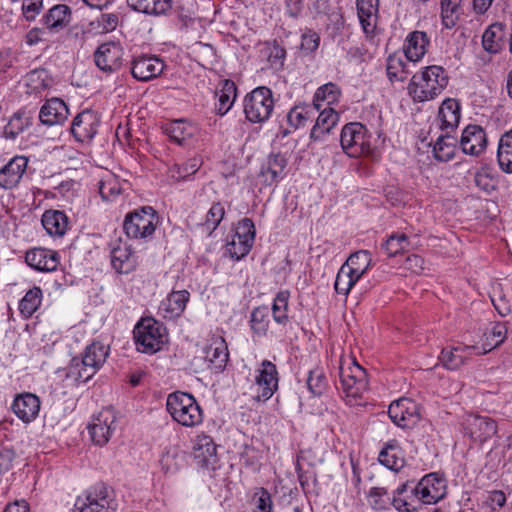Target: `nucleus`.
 Here are the masks:
<instances>
[{"mask_svg": "<svg viewBox=\"0 0 512 512\" xmlns=\"http://www.w3.org/2000/svg\"><path fill=\"white\" fill-rule=\"evenodd\" d=\"M448 82L446 70L442 66L431 65L412 76L407 90L415 102H425L439 96Z\"/></svg>", "mask_w": 512, "mask_h": 512, "instance_id": "nucleus-1", "label": "nucleus"}, {"mask_svg": "<svg viewBox=\"0 0 512 512\" xmlns=\"http://www.w3.org/2000/svg\"><path fill=\"white\" fill-rule=\"evenodd\" d=\"M108 349L100 342H92L84 351L83 356L74 357L70 361L66 377L77 383L90 380L106 361Z\"/></svg>", "mask_w": 512, "mask_h": 512, "instance_id": "nucleus-2", "label": "nucleus"}, {"mask_svg": "<svg viewBox=\"0 0 512 512\" xmlns=\"http://www.w3.org/2000/svg\"><path fill=\"white\" fill-rule=\"evenodd\" d=\"M339 377L344 400L350 406L359 405L363 394L368 389L366 370L355 359L342 360L339 367Z\"/></svg>", "mask_w": 512, "mask_h": 512, "instance_id": "nucleus-3", "label": "nucleus"}, {"mask_svg": "<svg viewBox=\"0 0 512 512\" xmlns=\"http://www.w3.org/2000/svg\"><path fill=\"white\" fill-rule=\"evenodd\" d=\"M136 348L145 354H155L168 342V332L163 323L152 317L141 318L133 330Z\"/></svg>", "mask_w": 512, "mask_h": 512, "instance_id": "nucleus-4", "label": "nucleus"}, {"mask_svg": "<svg viewBox=\"0 0 512 512\" xmlns=\"http://www.w3.org/2000/svg\"><path fill=\"white\" fill-rule=\"evenodd\" d=\"M166 408L172 419L185 427H195L203 421V411L193 395L176 391L168 395Z\"/></svg>", "mask_w": 512, "mask_h": 512, "instance_id": "nucleus-5", "label": "nucleus"}, {"mask_svg": "<svg viewBox=\"0 0 512 512\" xmlns=\"http://www.w3.org/2000/svg\"><path fill=\"white\" fill-rule=\"evenodd\" d=\"M369 130L359 122L344 125L341 130L340 144L343 151L353 158L361 156H374L375 145Z\"/></svg>", "mask_w": 512, "mask_h": 512, "instance_id": "nucleus-6", "label": "nucleus"}, {"mask_svg": "<svg viewBox=\"0 0 512 512\" xmlns=\"http://www.w3.org/2000/svg\"><path fill=\"white\" fill-rule=\"evenodd\" d=\"M76 512H116L117 502L104 483H97L76 499Z\"/></svg>", "mask_w": 512, "mask_h": 512, "instance_id": "nucleus-7", "label": "nucleus"}, {"mask_svg": "<svg viewBox=\"0 0 512 512\" xmlns=\"http://www.w3.org/2000/svg\"><path fill=\"white\" fill-rule=\"evenodd\" d=\"M159 223V216L151 206H143L125 216L123 229L132 239L151 237Z\"/></svg>", "mask_w": 512, "mask_h": 512, "instance_id": "nucleus-8", "label": "nucleus"}, {"mask_svg": "<svg viewBox=\"0 0 512 512\" xmlns=\"http://www.w3.org/2000/svg\"><path fill=\"white\" fill-rule=\"evenodd\" d=\"M274 108L272 91L265 87H257L245 96L244 113L252 123H262L269 119Z\"/></svg>", "mask_w": 512, "mask_h": 512, "instance_id": "nucleus-9", "label": "nucleus"}, {"mask_svg": "<svg viewBox=\"0 0 512 512\" xmlns=\"http://www.w3.org/2000/svg\"><path fill=\"white\" fill-rule=\"evenodd\" d=\"M462 426L465 435L479 444L492 439L498 431L497 423L494 419L474 413L466 414L463 417Z\"/></svg>", "mask_w": 512, "mask_h": 512, "instance_id": "nucleus-10", "label": "nucleus"}, {"mask_svg": "<svg viewBox=\"0 0 512 512\" xmlns=\"http://www.w3.org/2000/svg\"><path fill=\"white\" fill-rule=\"evenodd\" d=\"M278 381L279 378L276 365L269 360H263L255 377L254 398L257 401H266L270 399L278 389Z\"/></svg>", "mask_w": 512, "mask_h": 512, "instance_id": "nucleus-11", "label": "nucleus"}, {"mask_svg": "<svg viewBox=\"0 0 512 512\" xmlns=\"http://www.w3.org/2000/svg\"><path fill=\"white\" fill-rule=\"evenodd\" d=\"M415 491L420 493V503L432 505L442 500L447 493V485L443 476L438 473H429L417 483Z\"/></svg>", "mask_w": 512, "mask_h": 512, "instance_id": "nucleus-12", "label": "nucleus"}, {"mask_svg": "<svg viewBox=\"0 0 512 512\" xmlns=\"http://www.w3.org/2000/svg\"><path fill=\"white\" fill-rule=\"evenodd\" d=\"M388 414L398 427L410 429L420 420L418 405L409 398H401L390 404Z\"/></svg>", "mask_w": 512, "mask_h": 512, "instance_id": "nucleus-13", "label": "nucleus"}, {"mask_svg": "<svg viewBox=\"0 0 512 512\" xmlns=\"http://www.w3.org/2000/svg\"><path fill=\"white\" fill-rule=\"evenodd\" d=\"M100 118L92 110L78 113L71 124L70 131L77 142L89 143L98 132Z\"/></svg>", "mask_w": 512, "mask_h": 512, "instance_id": "nucleus-14", "label": "nucleus"}, {"mask_svg": "<svg viewBox=\"0 0 512 512\" xmlns=\"http://www.w3.org/2000/svg\"><path fill=\"white\" fill-rule=\"evenodd\" d=\"M123 49L114 42L101 44L94 53V61L99 69L104 72H115L122 66Z\"/></svg>", "mask_w": 512, "mask_h": 512, "instance_id": "nucleus-15", "label": "nucleus"}, {"mask_svg": "<svg viewBox=\"0 0 512 512\" xmlns=\"http://www.w3.org/2000/svg\"><path fill=\"white\" fill-rule=\"evenodd\" d=\"M459 146L464 154L478 157L487 147L485 130L476 124L466 126L462 131Z\"/></svg>", "mask_w": 512, "mask_h": 512, "instance_id": "nucleus-16", "label": "nucleus"}, {"mask_svg": "<svg viewBox=\"0 0 512 512\" xmlns=\"http://www.w3.org/2000/svg\"><path fill=\"white\" fill-rule=\"evenodd\" d=\"M164 62L154 55H140L131 62V74L138 81L157 78L164 70Z\"/></svg>", "mask_w": 512, "mask_h": 512, "instance_id": "nucleus-17", "label": "nucleus"}, {"mask_svg": "<svg viewBox=\"0 0 512 512\" xmlns=\"http://www.w3.org/2000/svg\"><path fill=\"white\" fill-rule=\"evenodd\" d=\"M413 480H407L393 492L391 504L399 512H417V503H420V493Z\"/></svg>", "mask_w": 512, "mask_h": 512, "instance_id": "nucleus-18", "label": "nucleus"}, {"mask_svg": "<svg viewBox=\"0 0 512 512\" xmlns=\"http://www.w3.org/2000/svg\"><path fill=\"white\" fill-rule=\"evenodd\" d=\"M114 424L115 416L109 410L94 416L87 427L92 441L99 446L105 445L115 429Z\"/></svg>", "mask_w": 512, "mask_h": 512, "instance_id": "nucleus-19", "label": "nucleus"}, {"mask_svg": "<svg viewBox=\"0 0 512 512\" xmlns=\"http://www.w3.org/2000/svg\"><path fill=\"white\" fill-rule=\"evenodd\" d=\"M25 261L37 271L53 272L60 264V257L57 251L39 247L28 250L25 254Z\"/></svg>", "mask_w": 512, "mask_h": 512, "instance_id": "nucleus-20", "label": "nucleus"}, {"mask_svg": "<svg viewBox=\"0 0 512 512\" xmlns=\"http://www.w3.org/2000/svg\"><path fill=\"white\" fill-rule=\"evenodd\" d=\"M28 161V158L22 155H16L11 158L0 169V187L3 189L16 187L27 169Z\"/></svg>", "mask_w": 512, "mask_h": 512, "instance_id": "nucleus-21", "label": "nucleus"}, {"mask_svg": "<svg viewBox=\"0 0 512 512\" xmlns=\"http://www.w3.org/2000/svg\"><path fill=\"white\" fill-rule=\"evenodd\" d=\"M204 359L208 368L215 372L222 371L228 361L229 353L227 344L222 337H213L203 349Z\"/></svg>", "mask_w": 512, "mask_h": 512, "instance_id": "nucleus-22", "label": "nucleus"}, {"mask_svg": "<svg viewBox=\"0 0 512 512\" xmlns=\"http://www.w3.org/2000/svg\"><path fill=\"white\" fill-rule=\"evenodd\" d=\"M69 116L66 103L59 98H52L45 102L39 112L41 123L47 126L63 124Z\"/></svg>", "mask_w": 512, "mask_h": 512, "instance_id": "nucleus-23", "label": "nucleus"}, {"mask_svg": "<svg viewBox=\"0 0 512 512\" xmlns=\"http://www.w3.org/2000/svg\"><path fill=\"white\" fill-rule=\"evenodd\" d=\"M12 410L23 422H31L39 413L40 400L32 393L17 395L13 401Z\"/></svg>", "mask_w": 512, "mask_h": 512, "instance_id": "nucleus-24", "label": "nucleus"}, {"mask_svg": "<svg viewBox=\"0 0 512 512\" xmlns=\"http://www.w3.org/2000/svg\"><path fill=\"white\" fill-rule=\"evenodd\" d=\"M190 294L187 290L172 291L159 306V313L166 319L179 317L185 310Z\"/></svg>", "mask_w": 512, "mask_h": 512, "instance_id": "nucleus-25", "label": "nucleus"}, {"mask_svg": "<svg viewBox=\"0 0 512 512\" xmlns=\"http://www.w3.org/2000/svg\"><path fill=\"white\" fill-rule=\"evenodd\" d=\"M460 105L454 99H446L438 110L437 120L442 132H453L460 121Z\"/></svg>", "mask_w": 512, "mask_h": 512, "instance_id": "nucleus-26", "label": "nucleus"}, {"mask_svg": "<svg viewBox=\"0 0 512 512\" xmlns=\"http://www.w3.org/2000/svg\"><path fill=\"white\" fill-rule=\"evenodd\" d=\"M430 40L423 31H413L406 37L404 53L409 61L417 62L426 53Z\"/></svg>", "mask_w": 512, "mask_h": 512, "instance_id": "nucleus-27", "label": "nucleus"}, {"mask_svg": "<svg viewBox=\"0 0 512 512\" xmlns=\"http://www.w3.org/2000/svg\"><path fill=\"white\" fill-rule=\"evenodd\" d=\"M71 9L65 4H57L48 10L43 16V24L53 32H58L69 25L71 21Z\"/></svg>", "mask_w": 512, "mask_h": 512, "instance_id": "nucleus-28", "label": "nucleus"}, {"mask_svg": "<svg viewBox=\"0 0 512 512\" xmlns=\"http://www.w3.org/2000/svg\"><path fill=\"white\" fill-rule=\"evenodd\" d=\"M111 264L119 273H129L137 265L136 257L127 244H119L111 250Z\"/></svg>", "mask_w": 512, "mask_h": 512, "instance_id": "nucleus-29", "label": "nucleus"}, {"mask_svg": "<svg viewBox=\"0 0 512 512\" xmlns=\"http://www.w3.org/2000/svg\"><path fill=\"white\" fill-rule=\"evenodd\" d=\"M475 349L474 346H457L443 349L439 359L447 369L456 370L466 363Z\"/></svg>", "mask_w": 512, "mask_h": 512, "instance_id": "nucleus-30", "label": "nucleus"}, {"mask_svg": "<svg viewBox=\"0 0 512 512\" xmlns=\"http://www.w3.org/2000/svg\"><path fill=\"white\" fill-rule=\"evenodd\" d=\"M217 446L212 437L204 433L198 434L194 440V457L202 464L209 465L215 462Z\"/></svg>", "mask_w": 512, "mask_h": 512, "instance_id": "nucleus-31", "label": "nucleus"}, {"mask_svg": "<svg viewBox=\"0 0 512 512\" xmlns=\"http://www.w3.org/2000/svg\"><path fill=\"white\" fill-rule=\"evenodd\" d=\"M287 166V159L284 155L277 153L268 157L267 163L261 169V175L267 185L277 183L284 176V170Z\"/></svg>", "mask_w": 512, "mask_h": 512, "instance_id": "nucleus-32", "label": "nucleus"}, {"mask_svg": "<svg viewBox=\"0 0 512 512\" xmlns=\"http://www.w3.org/2000/svg\"><path fill=\"white\" fill-rule=\"evenodd\" d=\"M378 0H357L359 21L365 33H373L377 22Z\"/></svg>", "mask_w": 512, "mask_h": 512, "instance_id": "nucleus-33", "label": "nucleus"}, {"mask_svg": "<svg viewBox=\"0 0 512 512\" xmlns=\"http://www.w3.org/2000/svg\"><path fill=\"white\" fill-rule=\"evenodd\" d=\"M42 225L51 236H63L68 227V218L63 211L47 210L42 215Z\"/></svg>", "mask_w": 512, "mask_h": 512, "instance_id": "nucleus-34", "label": "nucleus"}, {"mask_svg": "<svg viewBox=\"0 0 512 512\" xmlns=\"http://www.w3.org/2000/svg\"><path fill=\"white\" fill-rule=\"evenodd\" d=\"M379 462L393 471H399L405 463L403 452L396 440L385 445L379 453Z\"/></svg>", "mask_w": 512, "mask_h": 512, "instance_id": "nucleus-35", "label": "nucleus"}, {"mask_svg": "<svg viewBox=\"0 0 512 512\" xmlns=\"http://www.w3.org/2000/svg\"><path fill=\"white\" fill-rule=\"evenodd\" d=\"M237 94V88L232 80H223L220 83V89L216 91V97L218 102L215 105V111L217 114L223 116L232 107Z\"/></svg>", "mask_w": 512, "mask_h": 512, "instance_id": "nucleus-36", "label": "nucleus"}, {"mask_svg": "<svg viewBox=\"0 0 512 512\" xmlns=\"http://www.w3.org/2000/svg\"><path fill=\"white\" fill-rule=\"evenodd\" d=\"M457 143V139L451 135V132H442L433 146L435 159L442 162L451 160L455 155Z\"/></svg>", "mask_w": 512, "mask_h": 512, "instance_id": "nucleus-37", "label": "nucleus"}, {"mask_svg": "<svg viewBox=\"0 0 512 512\" xmlns=\"http://www.w3.org/2000/svg\"><path fill=\"white\" fill-rule=\"evenodd\" d=\"M505 27L502 23H494L488 27L482 37V44L490 53L499 52L505 44Z\"/></svg>", "mask_w": 512, "mask_h": 512, "instance_id": "nucleus-38", "label": "nucleus"}, {"mask_svg": "<svg viewBox=\"0 0 512 512\" xmlns=\"http://www.w3.org/2000/svg\"><path fill=\"white\" fill-rule=\"evenodd\" d=\"M338 113L333 108H325L319 114L314 127L311 130V138L320 139L337 124Z\"/></svg>", "mask_w": 512, "mask_h": 512, "instance_id": "nucleus-39", "label": "nucleus"}, {"mask_svg": "<svg viewBox=\"0 0 512 512\" xmlns=\"http://www.w3.org/2000/svg\"><path fill=\"white\" fill-rule=\"evenodd\" d=\"M361 278V270L352 271L348 265H342L339 269L334 288L338 294L348 295L352 287L356 284V282Z\"/></svg>", "mask_w": 512, "mask_h": 512, "instance_id": "nucleus-40", "label": "nucleus"}, {"mask_svg": "<svg viewBox=\"0 0 512 512\" xmlns=\"http://www.w3.org/2000/svg\"><path fill=\"white\" fill-rule=\"evenodd\" d=\"M128 5L135 11L160 15L171 9V0H127Z\"/></svg>", "mask_w": 512, "mask_h": 512, "instance_id": "nucleus-41", "label": "nucleus"}, {"mask_svg": "<svg viewBox=\"0 0 512 512\" xmlns=\"http://www.w3.org/2000/svg\"><path fill=\"white\" fill-rule=\"evenodd\" d=\"M31 125V117L25 111L14 113L7 125L4 127L3 136L6 139L14 140L26 128Z\"/></svg>", "mask_w": 512, "mask_h": 512, "instance_id": "nucleus-42", "label": "nucleus"}, {"mask_svg": "<svg viewBox=\"0 0 512 512\" xmlns=\"http://www.w3.org/2000/svg\"><path fill=\"white\" fill-rule=\"evenodd\" d=\"M497 158L501 169L504 172L512 173V129L501 136Z\"/></svg>", "mask_w": 512, "mask_h": 512, "instance_id": "nucleus-43", "label": "nucleus"}, {"mask_svg": "<svg viewBox=\"0 0 512 512\" xmlns=\"http://www.w3.org/2000/svg\"><path fill=\"white\" fill-rule=\"evenodd\" d=\"M42 302V290L40 287L34 286L26 292L24 297L19 302L20 314L28 319L39 308Z\"/></svg>", "mask_w": 512, "mask_h": 512, "instance_id": "nucleus-44", "label": "nucleus"}, {"mask_svg": "<svg viewBox=\"0 0 512 512\" xmlns=\"http://www.w3.org/2000/svg\"><path fill=\"white\" fill-rule=\"evenodd\" d=\"M463 0H441V18L445 28H453L459 19Z\"/></svg>", "mask_w": 512, "mask_h": 512, "instance_id": "nucleus-45", "label": "nucleus"}, {"mask_svg": "<svg viewBox=\"0 0 512 512\" xmlns=\"http://www.w3.org/2000/svg\"><path fill=\"white\" fill-rule=\"evenodd\" d=\"M341 91L334 83H327L319 87L314 95L313 104L317 109H320L323 102L328 105L338 102Z\"/></svg>", "mask_w": 512, "mask_h": 512, "instance_id": "nucleus-46", "label": "nucleus"}, {"mask_svg": "<svg viewBox=\"0 0 512 512\" xmlns=\"http://www.w3.org/2000/svg\"><path fill=\"white\" fill-rule=\"evenodd\" d=\"M52 85V78L45 69H36L27 74V87L31 93H40Z\"/></svg>", "mask_w": 512, "mask_h": 512, "instance_id": "nucleus-47", "label": "nucleus"}, {"mask_svg": "<svg viewBox=\"0 0 512 512\" xmlns=\"http://www.w3.org/2000/svg\"><path fill=\"white\" fill-rule=\"evenodd\" d=\"M290 293L283 290L277 293L272 305L273 319L279 324H286L288 321V301Z\"/></svg>", "mask_w": 512, "mask_h": 512, "instance_id": "nucleus-48", "label": "nucleus"}, {"mask_svg": "<svg viewBox=\"0 0 512 512\" xmlns=\"http://www.w3.org/2000/svg\"><path fill=\"white\" fill-rule=\"evenodd\" d=\"M269 312L267 307H257L251 313V329L258 336L266 335L269 328Z\"/></svg>", "mask_w": 512, "mask_h": 512, "instance_id": "nucleus-49", "label": "nucleus"}, {"mask_svg": "<svg viewBox=\"0 0 512 512\" xmlns=\"http://www.w3.org/2000/svg\"><path fill=\"white\" fill-rule=\"evenodd\" d=\"M507 337V327L505 323L498 322L495 323L491 330L486 334L487 346L488 348H483L482 351L477 352V354H486L488 351L498 347L501 345Z\"/></svg>", "mask_w": 512, "mask_h": 512, "instance_id": "nucleus-50", "label": "nucleus"}, {"mask_svg": "<svg viewBox=\"0 0 512 512\" xmlns=\"http://www.w3.org/2000/svg\"><path fill=\"white\" fill-rule=\"evenodd\" d=\"M182 457L175 448L166 449L159 460L161 470L164 474H174L181 467Z\"/></svg>", "mask_w": 512, "mask_h": 512, "instance_id": "nucleus-51", "label": "nucleus"}, {"mask_svg": "<svg viewBox=\"0 0 512 512\" xmlns=\"http://www.w3.org/2000/svg\"><path fill=\"white\" fill-rule=\"evenodd\" d=\"M122 192V184L114 175H108L99 185V193L104 200L111 201Z\"/></svg>", "mask_w": 512, "mask_h": 512, "instance_id": "nucleus-52", "label": "nucleus"}, {"mask_svg": "<svg viewBox=\"0 0 512 512\" xmlns=\"http://www.w3.org/2000/svg\"><path fill=\"white\" fill-rule=\"evenodd\" d=\"M307 386L309 391L315 396H320L324 393L327 387V378L322 368L317 367L309 372Z\"/></svg>", "mask_w": 512, "mask_h": 512, "instance_id": "nucleus-53", "label": "nucleus"}, {"mask_svg": "<svg viewBox=\"0 0 512 512\" xmlns=\"http://www.w3.org/2000/svg\"><path fill=\"white\" fill-rule=\"evenodd\" d=\"M225 215V208L221 202H215L206 214V218L202 226L211 234L221 223Z\"/></svg>", "mask_w": 512, "mask_h": 512, "instance_id": "nucleus-54", "label": "nucleus"}, {"mask_svg": "<svg viewBox=\"0 0 512 512\" xmlns=\"http://www.w3.org/2000/svg\"><path fill=\"white\" fill-rule=\"evenodd\" d=\"M408 246L409 240L405 234H393L382 244V249L388 257H393L407 249Z\"/></svg>", "mask_w": 512, "mask_h": 512, "instance_id": "nucleus-55", "label": "nucleus"}, {"mask_svg": "<svg viewBox=\"0 0 512 512\" xmlns=\"http://www.w3.org/2000/svg\"><path fill=\"white\" fill-rule=\"evenodd\" d=\"M371 264V255L367 250L357 251L350 255L344 265H348V267L354 272L357 270H361V277L368 270Z\"/></svg>", "mask_w": 512, "mask_h": 512, "instance_id": "nucleus-56", "label": "nucleus"}, {"mask_svg": "<svg viewBox=\"0 0 512 512\" xmlns=\"http://www.w3.org/2000/svg\"><path fill=\"white\" fill-rule=\"evenodd\" d=\"M253 501L255 505L253 512H272L273 501L267 489L263 487L257 488L253 496Z\"/></svg>", "mask_w": 512, "mask_h": 512, "instance_id": "nucleus-57", "label": "nucleus"}, {"mask_svg": "<svg viewBox=\"0 0 512 512\" xmlns=\"http://www.w3.org/2000/svg\"><path fill=\"white\" fill-rule=\"evenodd\" d=\"M309 108L307 106L296 105L287 115L289 124L294 128L304 126L308 120Z\"/></svg>", "mask_w": 512, "mask_h": 512, "instance_id": "nucleus-58", "label": "nucleus"}, {"mask_svg": "<svg viewBox=\"0 0 512 512\" xmlns=\"http://www.w3.org/2000/svg\"><path fill=\"white\" fill-rule=\"evenodd\" d=\"M404 66L405 65H404L403 61L401 60V58L396 57V56H389V58L387 60V67H386L388 78L391 81H394V80L403 81L405 78V76L402 75L403 73H405Z\"/></svg>", "mask_w": 512, "mask_h": 512, "instance_id": "nucleus-59", "label": "nucleus"}, {"mask_svg": "<svg viewBox=\"0 0 512 512\" xmlns=\"http://www.w3.org/2000/svg\"><path fill=\"white\" fill-rule=\"evenodd\" d=\"M225 250L226 254H228L232 259L240 260L250 252L251 247L241 241L239 242L235 240L232 237L231 241L226 244Z\"/></svg>", "mask_w": 512, "mask_h": 512, "instance_id": "nucleus-60", "label": "nucleus"}, {"mask_svg": "<svg viewBox=\"0 0 512 512\" xmlns=\"http://www.w3.org/2000/svg\"><path fill=\"white\" fill-rule=\"evenodd\" d=\"M166 132L171 140L179 145H182L186 140L189 133L186 132V127L182 121H175L167 127Z\"/></svg>", "mask_w": 512, "mask_h": 512, "instance_id": "nucleus-61", "label": "nucleus"}, {"mask_svg": "<svg viewBox=\"0 0 512 512\" xmlns=\"http://www.w3.org/2000/svg\"><path fill=\"white\" fill-rule=\"evenodd\" d=\"M320 42V37L316 32L309 31L302 35L301 40V50L306 53H311L315 51Z\"/></svg>", "mask_w": 512, "mask_h": 512, "instance_id": "nucleus-62", "label": "nucleus"}, {"mask_svg": "<svg viewBox=\"0 0 512 512\" xmlns=\"http://www.w3.org/2000/svg\"><path fill=\"white\" fill-rule=\"evenodd\" d=\"M474 183L481 190L489 193L495 188L493 178L486 172L478 171L474 176Z\"/></svg>", "mask_w": 512, "mask_h": 512, "instance_id": "nucleus-63", "label": "nucleus"}, {"mask_svg": "<svg viewBox=\"0 0 512 512\" xmlns=\"http://www.w3.org/2000/svg\"><path fill=\"white\" fill-rule=\"evenodd\" d=\"M240 459L246 466H255L259 463L260 453L254 447L245 445L243 451L240 453Z\"/></svg>", "mask_w": 512, "mask_h": 512, "instance_id": "nucleus-64", "label": "nucleus"}]
</instances>
